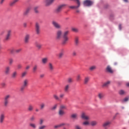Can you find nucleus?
I'll use <instances>...</instances> for the list:
<instances>
[{
    "mask_svg": "<svg viewBox=\"0 0 129 129\" xmlns=\"http://www.w3.org/2000/svg\"><path fill=\"white\" fill-rule=\"evenodd\" d=\"M44 77H45V74H41V75H40V78H44Z\"/></svg>",
    "mask_w": 129,
    "mask_h": 129,
    "instance_id": "61",
    "label": "nucleus"
},
{
    "mask_svg": "<svg viewBox=\"0 0 129 129\" xmlns=\"http://www.w3.org/2000/svg\"><path fill=\"white\" fill-rule=\"evenodd\" d=\"M74 2H77V6H71L70 7V9H79L80 8L81 3L79 0H73Z\"/></svg>",
    "mask_w": 129,
    "mask_h": 129,
    "instance_id": "13",
    "label": "nucleus"
},
{
    "mask_svg": "<svg viewBox=\"0 0 129 129\" xmlns=\"http://www.w3.org/2000/svg\"><path fill=\"white\" fill-rule=\"evenodd\" d=\"M118 93L120 95H124V94H125V91L123 90H120L118 91Z\"/></svg>",
    "mask_w": 129,
    "mask_h": 129,
    "instance_id": "38",
    "label": "nucleus"
},
{
    "mask_svg": "<svg viewBox=\"0 0 129 129\" xmlns=\"http://www.w3.org/2000/svg\"><path fill=\"white\" fill-rule=\"evenodd\" d=\"M110 125V122L106 121L103 124V126L104 127H107V126H109Z\"/></svg>",
    "mask_w": 129,
    "mask_h": 129,
    "instance_id": "29",
    "label": "nucleus"
},
{
    "mask_svg": "<svg viewBox=\"0 0 129 129\" xmlns=\"http://www.w3.org/2000/svg\"><path fill=\"white\" fill-rule=\"evenodd\" d=\"M64 97H65V94H64L63 93H61L59 94V100L63 99Z\"/></svg>",
    "mask_w": 129,
    "mask_h": 129,
    "instance_id": "39",
    "label": "nucleus"
},
{
    "mask_svg": "<svg viewBox=\"0 0 129 129\" xmlns=\"http://www.w3.org/2000/svg\"><path fill=\"white\" fill-rule=\"evenodd\" d=\"M109 84H110V81H108L107 82H106L105 83H104L102 87H107L108 86V85H109Z\"/></svg>",
    "mask_w": 129,
    "mask_h": 129,
    "instance_id": "31",
    "label": "nucleus"
},
{
    "mask_svg": "<svg viewBox=\"0 0 129 129\" xmlns=\"http://www.w3.org/2000/svg\"><path fill=\"white\" fill-rule=\"evenodd\" d=\"M43 123H44V119H40L39 122V125H42V124H43Z\"/></svg>",
    "mask_w": 129,
    "mask_h": 129,
    "instance_id": "52",
    "label": "nucleus"
},
{
    "mask_svg": "<svg viewBox=\"0 0 129 129\" xmlns=\"http://www.w3.org/2000/svg\"><path fill=\"white\" fill-rule=\"evenodd\" d=\"M106 70L107 72H108L109 73H111V74L113 73V71H112V69H111V68L109 66H108L107 67Z\"/></svg>",
    "mask_w": 129,
    "mask_h": 129,
    "instance_id": "27",
    "label": "nucleus"
},
{
    "mask_svg": "<svg viewBox=\"0 0 129 129\" xmlns=\"http://www.w3.org/2000/svg\"><path fill=\"white\" fill-rule=\"evenodd\" d=\"M81 117L82 119H84L85 120H88L90 119V117L89 116L87 115V114L85 112H82L81 115Z\"/></svg>",
    "mask_w": 129,
    "mask_h": 129,
    "instance_id": "9",
    "label": "nucleus"
},
{
    "mask_svg": "<svg viewBox=\"0 0 129 129\" xmlns=\"http://www.w3.org/2000/svg\"><path fill=\"white\" fill-rule=\"evenodd\" d=\"M70 31L69 30H67L63 32L62 34V41L61 42V44L64 46V45H66L67 44V42L69 40V37H68V35Z\"/></svg>",
    "mask_w": 129,
    "mask_h": 129,
    "instance_id": "1",
    "label": "nucleus"
},
{
    "mask_svg": "<svg viewBox=\"0 0 129 129\" xmlns=\"http://www.w3.org/2000/svg\"><path fill=\"white\" fill-rule=\"evenodd\" d=\"M73 81V80L72 79V78H69L68 79V82L69 83H72Z\"/></svg>",
    "mask_w": 129,
    "mask_h": 129,
    "instance_id": "56",
    "label": "nucleus"
},
{
    "mask_svg": "<svg viewBox=\"0 0 129 129\" xmlns=\"http://www.w3.org/2000/svg\"><path fill=\"white\" fill-rule=\"evenodd\" d=\"M67 5L66 4H61L57 6L56 9L55 10V12L56 14H59V13H61L63 9H65V7Z\"/></svg>",
    "mask_w": 129,
    "mask_h": 129,
    "instance_id": "4",
    "label": "nucleus"
},
{
    "mask_svg": "<svg viewBox=\"0 0 129 129\" xmlns=\"http://www.w3.org/2000/svg\"><path fill=\"white\" fill-rule=\"evenodd\" d=\"M58 106V104H55L53 106V107L51 108V110H55L56 108H57V107Z\"/></svg>",
    "mask_w": 129,
    "mask_h": 129,
    "instance_id": "50",
    "label": "nucleus"
},
{
    "mask_svg": "<svg viewBox=\"0 0 129 129\" xmlns=\"http://www.w3.org/2000/svg\"><path fill=\"white\" fill-rule=\"evenodd\" d=\"M59 110H64V109H67V107L65 105H61L59 107Z\"/></svg>",
    "mask_w": 129,
    "mask_h": 129,
    "instance_id": "32",
    "label": "nucleus"
},
{
    "mask_svg": "<svg viewBox=\"0 0 129 129\" xmlns=\"http://www.w3.org/2000/svg\"><path fill=\"white\" fill-rule=\"evenodd\" d=\"M22 85L28 87L29 86V80L28 79H25L23 81Z\"/></svg>",
    "mask_w": 129,
    "mask_h": 129,
    "instance_id": "17",
    "label": "nucleus"
},
{
    "mask_svg": "<svg viewBox=\"0 0 129 129\" xmlns=\"http://www.w3.org/2000/svg\"><path fill=\"white\" fill-rule=\"evenodd\" d=\"M24 28H27V23H25L23 24Z\"/></svg>",
    "mask_w": 129,
    "mask_h": 129,
    "instance_id": "63",
    "label": "nucleus"
},
{
    "mask_svg": "<svg viewBox=\"0 0 129 129\" xmlns=\"http://www.w3.org/2000/svg\"><path fill=\"white\" fill-rule=\"evenodd\" d=\"M89 121H85L83 122V125H85V126H87V125H89Z\"/></svg>",
    "mask_w": 129,
    "mask_h": 129,
    "instance_id": "46",
    "label": "nucleus"
},
{
    "mask_svg": "<svg viewBox=\"0 0 129 129\" xmlns=\"http://www.w3.org/2000/svg\"><path fill=\"white\" fill-rule=\"evenodd\" d=\"M64 55V50H62L58 54L59 58H62Z\"/></svg>",
    "mask_w": 129,
    "mask_h": 129,
    "instance_id": "40",
    "label": "nucleus"
},
{
    "mask_svg": "<svg viewBox=\"0 0 129 129\" xmlns=\"http://www.w3.org/2000/svg\"><path fill=\"white\" fill-rule=\"evenodd\" d=\"M37 70H38V66L35 64L33 66L32 68L33 73H36V72H37Z\"/></svg>",
    "mask_w": 129,
    "mask_h": 129,
    "instance_id": "28",
    "label": "nucleus"
},
{
    "mask_svg": "<svg viewBox=\"0 0 129 129\" xmlns=\"http://www.w3.org/2000/svg\"><path fill=\"white\" fill-rule=\"evenodd\" d=\"M98 97L99 98V99H102L103 98L104 95L103 94L100 93L98 95Z\"/></svg>",
    "mask_w": 129,
    "mask_h": 129,
    "instance_id": "44",
    "label": "nucleus"
},
{
    "mask_svg": "<svg viewBox=\"0 0 129 129\" xmlns=\"http://www.w3.org/2000/svg\"><path fill=\"white\" fill-rule=\"evenodd\" d=\"M36 119V117H35V116H32L30 118V121H35V120Z\"/></svg>",
    "mask_w": 129,
    "mask_h": 129,
    "instance_id": "49",
    "label": "nucleus"
},
{
    "mask_svg": "<svg viewBox=\"0 0 129 129\" xmlns=\"http://www.w3.org/2000/svg\"><path fill=\"white\" fill-rule=\"evenodd\" d=\"M70 89V85H66L63 88L64 92H69V90Z\"/></svg>",
    "mask_w": 129,
    "mask_h": 129,
    "instance_id": "21",
    "label": "nucleus"
},
{
    "mask_svg": "<svg viewBox=\"0 0 129 129\" xmlns=\"http://www.w3.org/2000/svg\"><path fill=\"white\" fill-rule=\"evenodd\" d=\"M28 87H26V86L22 85L20 88V92L21 93H24L25 92V90L26 88H27Z\"/></svg>",
    "mask_w": 129,
    "mask_h": 129,
    "instance_id": "20",
    "label": "nucleus"
},
{
    "mask_svg": "<svg viewBox=\"0 0 129 129\" xmlns=\"http://www.w3.org/2000/svg\"><path fill=\"white\" fill-rule=\"evenodd\" d=\"M22 52V48L16 49H15V53L16 54H19V53H21Z\"/></svg>",
    "mask_w": 129,
    "mask_h": 129,
    "instance_id": "47",
    "label": "nucleus"
},
{
    "mask_svg": "<svg viewBox=\"0 0 129 129\" xmlns=\"http://www.w3.org/2000/svg\"><path fill=\"white\" fill-rule=\"evenodd\" d=\"M35 46L37 48L38 50H40L42 48V44L38 42H35Z\"/></svg>",
    "mask_w": 129,
    "mask_h": 129,
    "instance_id": "24",
    "label": "nucleus"
},
{
    "mask_svg": "<svg viewBox=\"0 0 129 129\" xmlns=\"http://www.w3.org/2000/svg\"><path fill=\"white\" fill-rule=\"evenodd\" d=\"M38 9H39V6L34 7V11L35 14H39V10H38Z\"/></svg>",
    "mask_w": 129,
    "mask_h": 129,
    "instance_id": "36",
    "label": "nucleus"
},
{
    "mask_svg": "<svg viewBox=\"0 0 129 129\" xmlns=\"http://www.w3.org/2000/svg\"><path fill=\"white\" fill-rule=\"evenodd\" d=\"M63 125H70L69 124H66L65 123H61L58 125L54 126V128H59V127H61V126H63Z\"/></svg>",
    "mask_w": 129,
    "mask_h": 129,
    "instance_id": "22",
    "label": "nucleus"
},
{
    "mask_svg": "<svg viewBox=\"0 0 129 129\" xmlns=\"http://www.w3.org/2000/svg\"><path fill=\"white\" fill-rule=\"evenodd\" d=\"M90 124L92 125V126H95V125L97 124V122L96 121H92L90 122Z\"/></svg>",
    "mask_w": 129,
    "mask_h": 129,
    "instance_id": "41",
    "label": "nucleus"
},
{
    "mask_svg": "<svg viewBox=\"0 0 129 129\" xmlns=\"http://www.w3.org/2000/svg\"><path fill=\"white\" fill-rule=\"evenodd\" d=\"M4 73L5 75H9L11 73V67L10 66H7L5 68Z\"/></svg>",
    "mask_w": 129,
    "mask_h": 129,
    "instance_id": "14",
    "label": "nucleus"
},
{
    "mask_svg": "<svg viewBox=\"0 0 129 129\" xmlns=\"http://www.w3.org/2000/svg\"><path fill=\"white\" fill-rule=\"evenodd\" d=\"M72 31H73V32H75L76 33H77V32H78V29L73 28L72 29Z\"/></svg>",
    "mask_w": 129,
    "mask_h": 129,
    "instance_id": "57",
    "label": "nucleus"
},
{
    "mask_svg": "<svg viewBox=\"0 0 129 129\" xmlns=\"http://www.w3.org/2000/svg\"><path fill=\"white\" fill-rule=\"evenodd\" d=\"M48 57H44L41 59V62L42 64H47V63H48Z\"/></svg>",
    "mask_w": 129,
    "mask_h": 129,
    "instance_id": "25",
    "label": "nucleus"
},
{
    "mask_svg": "<svg viewBox=\"0 0 129 129\" xmlns=\"http://www.w3.org/2000/svg\"><path fill=\"white\" fill-rule=\"evenodd\" d=\"M22 64H18L17 66L18 69H22Z\"/></svg>",
    "mask_w": 129,
    "mask_h": 129,
    "instance_id": "60",
    "label": "nucleus"
},
{
    "mask_svg": "<svg viewBox=\"0 0 129 129\" xmlns=\"http://www.w3.org/2000/svg\"><path fill=\"white\" fill-rule=\"evenodd\" d=\"M30 36L29 34H26L24 37V43L25 44H29L30 42Z\"/></svg>",
    "mask_w": 129,
    "mask_h": 129,
    "instance_id": "15",
    "label": "nucleus"
},
{
    "mask_svg": "<svg viewBox=\"0 0 129 129\" xmlns=\"http://www.w3.org/2000/svg\"><path fill=\"white\" fill-rule=\"evenodd\" d=\"M45 128H46V125H40L38 127V129H45Z\"/></svg>",
    "mask_w": 129,
    "mask_h": 129,
    "instance_id": "51",
    "label": "nucleus"
},
{
    "mask_svg": "<svg viewBox=\"0 0 129 129\" xmlns=\"http://www.w3.org/2000/svg\"><path fill=\"white\" fill-rule=\"evenodd\" d=\"M5 0H1L0 1V5H3V4H4V3L5 2Z\"/></svg>",
    "mask_w": 129,
    "mask_h": 129,
    "instance_id": "62",
    "label": "nucleus"
},
{
    "mask_svg": "<svg viewBox=\"0 0 129 129\" xmlns=\"http://www.w3.org/2000/svg\"><path fill=\"white\" fill-rule=\"evenodd\" d=\"M83 4L85 7H90V6L93 4V2L89 0H86L84 2Z\"/></svg>",
    "mask_w": 129,
    "mask_h": 129,
    "instance_id": "12",
    "label": "nucleus"
},
{
    "mask_svg": "<svg viewBox=\"0 0 129 129\" xmlns=\"http://www.w3.org/2000/svg\"><path fill=\"white\" fill-rule=\"evenodd\" d=\"M53 97L55 100H60V98H59L58 95H57V94H53Z\"/></svg>",
    "mask_w": 129,
    "mask_h": 129,
    "instance_id": "42",
    "label": "nucleus"
},
{
    "mask_svg": "<svg viewBox=\"0 0 129 129\" xmlns=\"http://www.w3.org/2000/svg\"><path fill=\"white\" fill-rule=\"evenodd\" d=\"M75 44L76 46H78L79 44V38L78 37H76L75 39Z\"/></svg>",
    "mask_w": 129,
    "mask_h": 129,
    "instance_id": "34",
    "label": "nucleus"
},
{
    "mask_svg": "<svg viewBox=\"0 0 129 129\" xmlns=\"http://www.w3.org/2000/svg\"><path fill=\"white\" fill-rule=\"evenodd\" d=\"M34 110V106L32 105H29L28 107V111H33Z\"/></svg>",
    "mask_w": 129,
    "mask_h": 129,
    "instance_id": "35",
    "label": "nucleus"
},
{
    "mask_svg": "<svg viewBox=\"0 0 129 129\" xmlns=\"http://www.w3.org/2000/svg\"><path fill=\"white\" fill-rule=\"evenodd\" d=\"M19 1L20 0H13L9 4L10 6L14 7V6H15L17 4V3H18Z\"/></svg>",
    "mask_w": 129,
    "mask_h": 129,
    "instance_id": "19",
    "label": "nucleus"
},
{
    "mask_svg": "<svg viewBox=\"0 0 129 129\" xmlns=\"http://www.w3.org/2000/svg\"><path fill=\"white\" fill-rule=\"evenodd\" d=\"M5 119H6V114L2 113L0 114V123L2 124L5 122Z\"/></svg>",
    "mask_w": 129,
    "mask_h": 129,
    "instance_id": "10",
    "label": "nucleus"
},
{
    "mask_svg": "<svg viewBox=\"0 0 129 129\" xmlns=\"http://www.w3.org/2000/svg\"><path fill=\"white\" fill-rule=\"evenodd\" d=\"M81 80V76L80 75H78L77 76V81H80Z\"/></svg>",
    "mask_w": 129,
    "mask_h": 129,
    "instance_id": "53",
    "label": "nucleus"
},
{
    "mask_svg": "<svg viewBox=\"0 0 129 129\" xmlns=\"http://www.w3.org/2000/svg\"><path fill=\"white\" fill-rule=\"evenodd\" d=\"M55 0H44L43 4L45 7H49L55 2Z\"/></svg>",
    "mask_w": 129,
    "mask_h": 129,
    "instance_id": "8",
    "label": "nucleus"
},
{
    "mask_svg": "<svg viewBox=\"0 0 129 129\" xmlns=\"http://www.w3.org/2000/svg\"><path fill=\"white\" fill-rule=\"evenodd\" d=\"M14 59L13 58L9 59V65H13Z\"/></svg>",
    "mask_w": 129,
    "mask_h": 129,
    "instance_id": "54",
    "label": "nucleus"
},
{
    "mask_svg": "<svg viewBox=\"0 0 129 129\" xmlns=\"http://www.w3.org/2000/svg\"><path fill=\"white\" fill-rule=\"evenodd\" d=\"M75 129H82L81 126L80 125H76L75 126Z\"/></svg>",
    "mask_w": 129,
    "mask_h": 129,
    "instance_id": "55",
    "label": "nucleus"
},
{
    "mask_svg": "<svg viewBox=\"0 0 129 129\" xmlns=\"http://www.w3.org/2000/svg\"><path fill=\"white\" fill-rule=\"evenodd\" d=\"M123 102H126V101H128V97H125L123 100Z\"/></svg>",
    "mask_w": 129,
    "mask_h": 129,
    "instance_id": "59",
    "label": "nucleus"
},
{
    "mask_svg": "<svg viewBox=\"0 0 129 129\" xmlns=\"http://www.w3.org/2000/svg\"><path fill=\"white\" fill-rule=\"evenodd\" d=\"M8 51L11 54H15L16 53V48L15 47H12L8 49Z\"/></svg>",
    "mask_w": 129,
    "mask_h": 129,
    "instance_id": "23",
    "label": "nucleus"
},
{
    "mask_svg": "<svg viewBox=\"0 0 129 129\" xmlns=\"http://www.w3.org/2000/svg\"><path fill=\"white\" fill-rule=\"evenodd\" d=\"M90 79V78H89V77H85L84 79V84H85V85L88 84V82H89Z\"/></svg>",
    "mask_w": 129,
    "mask_h": 129,
    "instance_id": "26",
    "label": "nucleus"
},
{
    "mask_svg": "<svg viewBox=\"0 0 129 129\" xmlns=\"http://www.w3.org/2000/svg\"><path fill=\"white\" fill-rule=\"evenodd\" d=\"M40 109H44V108L45 107V106H46V105L45 104V103H42L40 104Z\"/></svg>",
    "mask_w": 129,
    "mask_h": 129,
    "instance_id": "48",
    "label": "nucleus"
},
{
    "mask_svg": "<svg viewBox=\"0 0 129 129\" xmlns=\"http://www.w3.org/2000/svg\"><path fill=\"white\" fill-rule=\"evenodd\" d=\"M17 77H18V72H13L11 74V78H12V79H16Z\"/></svg>",
    "mask_w": 129,
    "mask_h": 129,
    "instance_id": "18",
    "label": "nucleus"
},
{
    "mask_svg": "<svg viewBox=\"0 0 129 129\" xmlns=\"http://www.w3.org/2000/svg\"><path fill=\"white\" fill-rule=\"evenodd\" d=\"M10 98H11L10 95H7L4 97V105L5 107H8L10 103Z\"/></svg>",
    "mask_w": 129,
    "mask_h": 129,
    "instance_id": "3",
    "label": "nucleus"
},
{
    "mask_svg": "<svg viewBox=\"0 0 129 129\" xmlns=\"http://www.w3.org/2000/svg\"><path fill=\"white\" fill-rule=\"evenodd\" d=\"M12 30L9 29L7 31V33L4 39V42H8L11 40V37H12Z\"/></svg>",
    "mask_w": 129,
    "mask_h": 129,
    "instance_id": "2",
    "label": "nucleus"
},
{
    "mask_svg": "<svg viewBox=\"0 0 129 129\" xmlns=\"http://www.w3.org/2000/svg\"><path fill=\"white\" fill-rule=\"evenodd\" d=\"M27 72L26 71L23 72L22 73H21V78H25L26 76H27Z\"/></svg>",
    "mask_w": 129,
    "mask_h": 129,
    "instance_id": "37",
    "label": "nucleus"
},
{
    "mask_svg": "<svg viewBox=\"0 0 129 129\" xmlns=\"http://www.w3.org/2000/svg\"><path fill=\"white\" fill-rule=\"evenodd\" d=\"M77 114H72L71 116V117H72V118H74V119H76V118H77Z\"/></svg>",
    "mask_w": 129,
    "mask_h": 129,
    "instance_id": "45",
    "label": "nucleus"
},
{
    "mask_svg": "<svg viewBox=\"0 0 129 129\" xmlns=\"http://www.w3.org/2000/svg\"><path fill=\"white\" fill-rule=\"evenodd\" d=\"M32 10V7H29L26 9V10L23 12V16L24 17H27L28 15H29V13H30V11Z\"/></svg>",
    "mask_w": 129,
    "mask_h": 129,
    "instance_id": "11",
    "label": "nucleus"
},
{
    "mask_svg": "<svg viewBox=\"0 0 129 129\" xmlns=\"http://www.w3.org/2000/svg\"><path fill=\"white\" fill-rule=\"evenodd\" d=\"M62 35H63V32L61 30H58L56 31L55 35V40L56 41H60L62 39Z\"/></svg>",
    "mask_w": 129,
    "mask_h": 129,
    "instance_id": "5",
    "label": "nucleus"
},
{
    "mask_svg": "<svg viewBox=\"0 0 129 129\" xmlns=\"http://www.w3.org/2000/svg\"><path fill=\"white\" fill-rule=\"evenodd\" d=\"M48 68L50 72H53L54 71V64L51 62H49L48 64Z\"/></svg>",
    "mask_w": 129,
    "mask_h": 129,
    "instance_id": "16",
    "label": "nucleus"
},
{
    "mask_svg": "<svg viewBox=\"0 0 129 129\" xmlns=\"http://www.w3.org/2000/svg\"><path fill=\"white\" fill-rule=\"evenodd\" d=\"M58 114H59V115H60V116H63V115H64V114H65V111H64V110L59 109Z\"/></svg>",
    "mask_w": 129,
    "mask_h": 129,
    "instance_id": "30",
    "label": "nucleus"
},
{
    "mask_svg": "<svg viewBox=\"0 0 129 129\" xmlns=\"http://www.w3.org/2000/svg\"><path fill=\"white\" fill-rule=\"evenodd\" d=\"M35 32L37 35H40V33H41V26L39 23H36L35 24Z\"/></svg>",
    "mask_w": 129,
    "mask_h": 129,
    "instance_id": "7",
    "label": "nucleus"
},
{
    "mask_svg": "<svg viewBox=\"0 0 129 129\" xmlns=\"http://www.w3.org/2000/svg\"><path fill=\"white\" fill-rule=\"evenodd\" d=\"M29 126H30V127H32V128H34V129H36V128L37 127V125H36V124L34 123H30Z\"/></svg>",
    "mask_w": 129,
    "mask_h": 129,
    "instance_id": "33",
    "label": "nucleus"
},
{
    "mask_svg": "<svg viewBox=\"0 0 129 129\" xmlns=\"http://www.w3.org/2000/svg\"><path fill=\"white\" fill-rule=\"evenodd\" d=\"M30 66H26V70H29V69H30Z\"/></svg>",
    "mask_w": 129,
    "mask_h": 129,
    "instance_id": "64",
    "label": "nucleus"
},
{
    "mask_svg": "<svg viewBox=\"0 0 129 129\" xmlns=\"http://www.w3.org/2000/svg\"><path fill=\"white\" fill-rule=\"evenodd\" d=\"M72 55L74 57L77 56V52H76L75 51H73Z\"/></svg>",
    "mask_w": 129,
    "mask_h": 129,
    "instance_id": "58",
    "label": "nucleus"
},
{
    "mask_svg": "<svg viewBox=\"0 0 129 129\" xmlns=\"http://www.w3.org/2000/svg\"><path fill=\"white\" fill-rule=\"evenodd\" d=\"M51 24L53 27H54V28H55V29H62V26L60 25V24H59V23L57 22L56 21H52Z\"/></svg>",
    "mask_w": 129,
    "mask_h": 129,
    "instance_id": "6",
    "label": "nucleus"
},
{
    "mask_svg": "<svg viewBox=\"0 0 129 129\" xmlns=\"http://www.w3.org/2000/svg\"><path fill=\"white\" fill-rule=\"evenodd\" d=\"M95 69H96V66H92L89 68V70H90L91 71H93L95 70Z\"/></svg>",
    "mask_w": 129,
    "mask_h": 129,
    "instance_id": "43",
    "label": "nucleus"
}]
</instances>
